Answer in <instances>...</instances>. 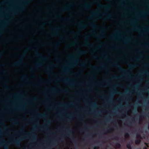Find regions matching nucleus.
Returning <instances> with one entry per match:
<instances>
[{"mask_svg":"<svg viewBox=\"0 0 149 149\" xmlns=\"http://www.w3.org/2000/svg\"><path fill=\"white\" fill-rule=\"evenodd\" d=\"M28 3V2L27 1H24L23 2V4H26Z\"/></svg>","mask_w":149,"mask_h":149,"instance_id":"obj_57","label":"nucleus"},{"mask_svg":"<svg viewBox=\"0 0 149 149\" xmlns=\"http://www.w3.org/2000/svg\"><path fill=\"white\" fill-rule=\"evenodd\" d=\"M61 26H58L52 28V31L50 33V34L53 36H60V35L58 33L57 30L61 29Z\"/></svg>","mask_w":149,"mask_h":149,"instance_id":"obj_6","label":"nucleus"},{"mask_svg":"<svg viewBox=\"0 0 149 149\" xmlns=\"http://www.w3.org/2000/svg\"><path fill=\"white\" fill-rule=\"evenodd\" d=\"M34 52L37 56L39 57L42 59L43 60H47V58L44 56L42 54H40L38 50H35Z\"/></svg>","mask_w":149,"mask_h":149,"instance_id":"obj_9","label":"nucleus"},{"mask_svg":"<svg viewBox=\"0 0 149 149\" xmlns=\"http://www.w3.org/2000/svg\"><path fill=\"white\" fill-rule=\"evenodd\" d=\"M22 60L21 59H19L17 62L13 63V66L14 67L17 66L22 64Z\"/></svg>","mask_w":149,"mask_h":149,"instance_id":"obj_16","label":"nucleus"},{"mask_svg":"<svg viewBox=\"0 0 149 149\" xmlns=\"http://www.w3.org/2000/svg\"><path fill=\"white\" fill-rule=\"evenodd\" d=\"M91 106L93 107H96L97 106V104L95 103H91Z\"/></svg>","mask_w":149,"mask_h":149,"instance_id":"obj_40","label":"nucleus"},{"mask_svg":"<svg viewBox=\"0 0 149 149\" xmlns=\"http://www.w3.org/2000/svg\"><path fill=\"white\" fill-rule=\"evenodd\" d=\"M42 65V63L41 62H38L35 65V67L36 68H38L39 66H41Z\"/></svg>","mask_w":149,"mask_h":149,"instance_id":"obj_22","label":"nucleus"},{"mask_svg":"<svg viewBox=\"0 0 149 149\" xmlns=\"http://www.w3.org/2000/svg\"><path fill=\"white\" fill-rule=\"evenodd\" d=\"M107 54H103L102 55V57L103 58H106L107 56Z\"/></svg>","mask_w":149,"mask_h":149,"instance_id":"obj_58","label":"nucleus"},{"mask_svg":"<svg viewBox=\"0 0 149 149\" xmlns=\"http://www.w3.org/2000/svg\"><path fill=\"white\" fill-rule=\"evenodd\" d=\"M61 91L63 92V93H67L68 92V90H61Z\"/></svg>","mask_w":149,"mask_h":149,"instance_id":"obj_48","label":"nucleus"},{"mask_svg":"<svg viewBox=\"0 0 149 149\" xmlns=\"http://www.w3.org/2000/svg\"><path fill=\"white\" fill-rule=\"evenodd\" d=\"M25 118L26 119V120H27V121H29V122H32V121H33V120L34 119H35V118H31V119H27L26 117H25Z\"/></svg>","mask_w":149,"mask_h":149,"instance_id":"obj_38","label":"nucleus"},{"mask_svg":"<svg viewBox=\"0 0 149 149\" xmlns=\"http://www.w3.org/2000/svg\"><path fill=\"white\" fill-rule=\"evenodd\" d=\"M99 148V147L98 146H95L94 147V149H97Z\"/></svg>","mask_w":149,"mask_h":149,"instance_id":"obj_61","label":"nucleus"},{"mask_svg":"<svg viewBox=\"0 0 149 149\" xmlns=\"http://www.w3.org/2000/svg\"><path fill=\"white\" fill-rule=\"evenodd\" d=\"M70 33L71 34H72L74 35L75 36H77L78 35H79L80 34V33L79 32H74L72 31H71L70 32Z\"/></svg>","mask_w":149,"mask_h":149,"instance_id":"obj_24","label":"nucleus"},{"mask_svg":"<svg viewBox=\"0 0 149 149\" xmlns=\"http://www.w3.org/2000/svg\"><path fill=\"white\" fill-rule=\"evenodd\" d=\"M26 77V75H23L21 78V80H22L23 79L25 78Z\"/></svg>","mask_w":149,"mask_h":149,"instance_id":"obj_51","label":"nucleus"},{"mask_svg":"<svg viewBox=\"0 0 149 149\" xmlns=\"http://www.w3.org/2000/svg\"><path fill=\"white\" fill-rule=\"evenodd\" d=\"M68 68L67 67H65L64 68L63 71L62 72L63 73H65L66 71L68 70Z\"/></svg>","mask_w":149,"mask_h":149,"instance_id":"obj_39","label":"nucleus"},{"mask_svg":"<svg viewBox=\"0 0 149 149\" xmlns=\"http://www.w3.org/2000/svg\"><path fill=\"white\" fill-rule=\"evenodd\" d=\"M74 56L73 55H72L69 56V58H74Z\"/></svg>","mask_w":149,"mask_h":149,"instance_id":"obj_42","label":"nucleus"},{"mask_svg":"<svg viewBox=\"0 0 149 149\" xmlns=\"http://www.w3.org/2000/svg\"><path fill=\"white\" fill-rule=\"evenodd\" d=\"M74 5V4L73 3H72L71 4H69L68 5L65 7H63V8L61 9V10L63 12L65 11L68 10L70 9V6H73Z\"/></svg>","mask_w":149,"mask_h":149,"instance_id":"obj_12","label":"nucleus"},{"mask_svg":"<svg viewBox=\"0 0 149 149\" xmlns=\"http://www.w3.org/2000/svg\"><path fill=\"white\" fill-rule=\"evenodd\" d=\"M90 37V35L89 34L85 36V39L84 40V46L90 47L93 45V44L90 43L88 40V38Z\"/></svg>","mask_w":149,"mask_h":149,"instance_id":"obj_7","label":"nucleus"},{"mask_svg":"<svg viewBox=\"0 0 149 149\" xmlns=\"http://www.w3.org/2000/svg\"><path fill=\"white\" fill-rule=\"evenodd\" d=\"M100 48V47L98 46L96 48H95L93 50V51H95L97 49L99 48Z\"/></svg>","mask_w":149,"mask_h":149,"instance_id":"obj_56","label":"nucleus"},{"mask_svg":"<svg viewBox=\"0 0 149 149\" xmlns=\"http://www.w3.org/2000/svg\"><path fill=\"white\" fill-rule=\"evenodd\" d=\"M20 93H17V94H16L15 95H13L15 97H18V96H20ZM11 95H10V96H11Z\"/></svg>","mask_w":149,"mask_h":149,"instance_id":"obj_43","label":"nucleus"},{"mask_svg":"<svg viewBox=\"0 0 149 149\" xmlns=\"http://www.w3.org/2000/svg\"><path fill=\"white\" fill-rule=\"evenodd\" d=\"M6 72V70H3L1 72V73L3 74L5 73Z\"/></svg>","mask_w":149,"mask_h":149,"instance_id":"obj_63","label":"nucleus"},{"mask_svg":"<svg viewBox=\"0 0 149 149\" xmlns=\"http://www.w3.org/2000/svg\"><path fill=\"white\" fill-rule=\"evenodd\" d=\"M100 28L102 31L101 33L97 35L93 33V34L94 35L95 37L97 39L102 38L103 37L105 33V31L107 29V28L105 27H100Z\"/></svg>","mask_w":149,"mask_h":149,"instance_id":"obj_5","label":"nucleus"},{"mask_svg":"<svg viewBox=\"0 0 149 149\" xmlns=\"http://www.w3.org/2000/svg\"><path fill=\"white\" fill-rule=\"evenodd\" d=\"M118 94L119 95L122 96H124L125 95V94H123V93H122L121 92L116 91V89H113V91H112V93L111 94L109 95L108 97L107 98V99L109 100L110 102L112 101L113 100V94ZM101 98L105 99H107V97H105L103 96H101Z\"/></svg>","mask_w":149,"mask_h":149,"instance_id":"obj_3","label":"nucleus"},{"mask_svg":"<svg viewBox=\"0 0 149 149\" xmlns=\"http://www.w3.org/2000/svg\"><path fill=\"white\" fill-rule=\"evenodd\" d=\"M30 71L31 72H33L34 71V69L33 68H30L29 69Z\"/></svg>","mask_w":149,"mask_h":149,"instance_id":"obj_59","label":"nucleus"},{"mask_svg":"<svg viewBox=\"0 0 149 149\" xmlns=\"http://www.w3.org/2000/svg\"><path fill=\"white\" fill-rule=\"evenodd\" d=\"M46 24L45 23H44L40 25V26L39 27V28L40 29H44V27L43 26V25H45Z\"/></svg>","mask_w":149,"mask_h":149,"instance_id":"obj_35","label":"nucleus"},{"mask_svg":"<svg viewBox=\"0 0 149 149\" xmlns=\"http://www.w3.org/2000/svg\"><path fill=\"white\" fill-rule=\"evenodd\" d=\"M50 44V45L54 46V47L56 48V47H57L59 46V43L58 42L56 44L51 43V44Z\"/></svg>","mask_w":149,"mask_h":149,"instance_id":"obj_26","label":"nucleus"},{"mask_svg":"<svg viewBox=\"0 0 149 149\" xmlns=\"http://www.w3.org/2000/svg\"><path fill=\"white\" fill-rule=\"evenodd\" d=\"M87 26L86 24H84L81 22L79 23L78 24L79 29L80 30H82L85 29Z\"/></svg>","mask_w":149,"mask_h":149,"instance_id":"obj_13","label":"nucleus"},{"mask_svg":"<svg viewBox=\"0 0 149 149\" xmlns=\"http://www.w3.org/2000/svg\"><path fill=\"white\" fill-rule=\"evenodd\" d=\"M88 66L89 67L94 69L96 71H99L101 69L102 67H104V66H103L102 67L98 68L96 66H93L90 63L88 64Z\"/></svg>","mask_w":149,"mask_h":149,"instance_id":"obj_10","label":"nucleus"},{"mask_svg":"<svg viewBox=\"0 0 149 149\" xmlns=\"http://www.w3.org/2000/svg\"><path fill=\"white\" fill-rule=\"evenodd\" d=\"M65 20L66 21H72V19L71 18H69V19H65Z\"/></svg>","mask_w":149,"mask_h":149,"instance_id":"obj_54","label":"nucleus"},{"mask_svg":"<svg viewBox=\"0 0 149 149\" xmlns=\"http://www.w3.org/2000/svg\"><path fill=\"white\" fill-rule=\"evenodd\" d=\"M36 115L38 117L40 118H44L46 116V115L43 113H37Z\"/></svg>","mask_w":149,"mask_h":149,"instance_id":"obj_17","label":"nucleus"},{"mask_svg":"<svg viewBox=\"0 0 149 149\" xmlns=\"http://www.w3.org/2000/svg\"><path fill=\"white\" fill-rule=\"evenodd\" d=\"M132 143V141H130L128 143L127 145L126 146L128 148V149H132V147L131 145V143Z\"/></svg>","mask_w":149,"mask_h":149,"instance_id":"obj_21","label":"nucleus"},{"mask_svg":"<svg viewBox=\"0 0 149 149\" xmlns=\"http://www.w3.org/2000/svg\"><path fill=\"white\" fill-rule=\"evenodd\" d=\"M87 52L86 51H83L81 50L80 49H79L78 50L76 56H80L81 55L85 54Z\"/></svg>","mask_w":149,"mask_h":149,"instance_id":"obj_14","label":"nucleus"},{"mask_svg":"<svg viewBox=\"0 0 149 149\" xmlns=\"http://www.w3.org/2000/svg\"><path fill=\"white\" fill-rule=\"evenodd\" d=\"M24 130L22 129H21L18 132L19 133L22 134H24Z\"/></svg>","mask_w":149,"mask_h":149,"instance_id":"obj_34","label":"nucleus"},{"mask_svg":"<svg viewBox=\"0 0 149 149\" xmlns=\"http://www.w3.org/2000/svg\"><path fill=\"white\" fill-rule=\"evenodd\" d=\"M25 138L23 137L21 138L19 140H17L15 139L8 143H6V141L4 140H3L1 142H0V144L1 145H4V149H9L8 146L6 145H3L4 143H6L7 144H10L12 143H13L16 146H18L20 145V141H22Z\"/></svg>","mask_w":149,"mask_h":149,"instance_id":"obj_2","label":"nucleus"},{"mask_svg":"<svg viewBox=\"0 0 149 149\" xmlns=\"http://www.w3.org/2000/svg\"><path fill=\"white\" fill-rule=\"evenodd\" d=\"M113 66L117 67L119 71L125 73L127 75L129 78H132L131 74H129L128 71H126L124 68L120 66L117 62H115L113 64Z\"/></svg>","mask_w":149,"mask_h":149,"instance_id":"obj_4","label":"nucleus"},{"mask_svg":"<svg viewBox=\"0 0 149 149\" xmlns=\"http://www.w3.org/2000/svg\"><path fill=\"white\" fill-rule=\"evenodd\" d=\"M75 44V42H74L73 43H71L68 45H67V46H66V47L67 48H70L71 46L72 45H74Z\"/></svg>","mask_w":149,"mask_h":149,"instance_id":"obj_32","label":"nucleus"},{"mask_svg":"<svg viewBox=\"0 0 149 149\" xmlns=\"http://www.w3.org/2000/svg\"><path fill=\"white\" fill-rule=\"evenodd\" d=\"M30 139H32V141H35L37 139V136L35 135L31 134V137Z\"/></svg>","mask_w":149,"mask_h":149,"instance_id":"obj_20","label":"nucleus"},{"mask_svg":"<svg viewBox=\"0 0 149 149\" xmlns=\"http://www.w3.org/2000/svg\"><path fill=\"white\" fill-rule=\"evenodd\" d=\"M124 136L126 138H127L130 136V134L126 132L125 133Z\"/></svg>","mask_w":149,"mask_h":149,"instance_id":"obj_31","label":"nucleus"},{"mask_svg":"<svg viewBox=\"0 0 149 149\" xmlns=\"http://www.w3.org/2000/svg\"><path fill=\"white\" fill-rule=\"evenodd\" d=\"M116 146H117L119 147L120 146V145L119 143H116Z\"/></svg>","mask_w":149,"mask_h":149,"instance_id":"obj_53","label":"nucleus"},{"mask_svg":"<svg viewBox=\"0 0 149 149\" xmlns=\"http://www.w3.org/2000/svg\"><path fill=\"white\" fill-rule=\"evenodd\" d=\"M86 65V64L85 63H82L81 65V66L83 67H85Z\"/></svg>","mask_w":149,"mask_h":149,"instance_id":"obj_47","label":"nucleus"},{"mask_svg":"<svg viewBox=\"0 0 149 149\" xmlns=\"http://www.w3.org/2000/svg\"><path fill=\"white\" fill-rule=\"evenodd\" d=\"M0 124L4 126V129H7V127L6 125L5 124L4 122L1 121L0 123Z\"/></svg>","mask_w":149,"mask_h":149,"instance_id":"obj_28","label":"nucleus"},{"mask_svg":"<svg viewBox=\"0 0 149 149\" xmlns=\"http://www.w3.org/2000/svg\"><path fill=\"white\" fill-rule=\"evenodd\" d=\"M98 11H95L93 12L92 13V15L94 16H96L98 15Z\"/></svg>","mask_w":149,"mask_h":149,"instance_id":"obj_33","label":"nucleus"},{"mask_svg":"<svg viewBox=\"0 0 149 149\" xmlns=\"http://www.w3.org/2000/svg\"><path fill=\"white\" fill-rule=\"evenodd\" d=\"M3 86L4 87L5 89L6 90H8L9 89V87L5 83H3L2 84Z\"/></svg>","mask_w":149,"mask_h":149,"instance_id":"obj_29","label":"nucleus"},{"mask_svg":"<svg viewBox=\"0 0 149 149\" xmlns=\"http://www.w3.org/2000/svg\"><path fill=\"white\" fill-rule=\"evenodd\" d=\"M149 72H146V71H143V72H141V74H146H146H148V73Z\"/></svg>","mask_w":149,"mask_h":149,"instance_id":"obj_50","label":"nucleus"},{"mask_svg":"<svg viewBox=\"0 0 149 149\" xmlns=\"http://www.w3.org/2000/svg\"><path fill=\"white\" fill-rule=\"evenodd\" d=\"M8 120L10 121H13L14 122L13 124L14 125H17L18 123L17 122V120L13 118H10L8 119Z\"/></svg>","mask_w":149,"mask_h":149,"instance_id":"obj_18","label":"nucleus"},{"mask_svg":"<svg viewBox=\"0 0 149 149\" xmlns=\"http://www.w3.org/2000/svg\"><path fill=\"white\" fill-rule=\"evenodd\" d=\"M17 108L20 110H23L24 109V108L22 106L19 107H17Z\"/></svg>","mask_w":149,"mask_h":149,"instance_id":"obj_45","label":"nucleus"},{"mask_svg":"<svg viewBox=\"0 0 149 149\" xmlns=\"http://www.w3.org/2000/svg\"><path fill=\"white\" fill-rule=\"evenodd\" d=\"M60 80L67 84L68 85H73V84L72 83H69L68 81H69V80L68 79H64L62 78L60 79Z\"/></svg>","mask_w":149,"mask_h":149,"instance_id":"obj_15","label":"nucleus"},{"mask_svg":"<svg viewBox=\"0 0 149 149\" xmlns=\"http://www.w3.org/2000/svg\"><path fill=\"white\" fill-rule=\"evenodd\" d=\"M98 85L101 87H103L104 86L103 84L101 83H98Z\"/></svg>","mask_w":149,"mask_h":149,"instance_id":"obj_44","label":"nucleus"},{"mask_svg":"<svg viewBox=\"0 0 149 149\" xmlns=\"http://www.w3.org/2000/svg\"><path fill=\"white\" fill-rule=\"evenodd\" d=\"M4 54L3 52H1L0 54V58L1 57V56L2 54Z\"/></svg>","mask_w":149,"mask_h":149,"instance_id":"obj_62","label":"nucleus"},{"mask_svg":"<svg viewBox=\"0 0 149 149\" xmlns=\"http://www.w3.org/2000/svg\"><path fill=\"white\" fill-rule=\"evenodd\" d=\"M136 136L137 137H140L141 135L139 133H137L136 134Z\"/></svg>","mask_w":149,"mask_h":149,"instance_id":"obj_49","label":"nucleus"},{"mask_svg":"<svg viewBox=\"0 0 149 149\" xmlns=\"http://www.w3.org/2000/svg\"><path fill=\"white\" fill-rule=\"evenodd\" d=\"M74 61L76 62H78L80 61V60L78 59L75 58L74 59Z\"/></svg>","mask_w":149,"mask_h":149,"instance_id":"obj_46","label":"nucleus"},{"mask_svg":"<svg viewBox=\"0 0 149 149\" xmlns=\"http://www.w3.org/2000/svg\"><path fill=\"white\" fill-rule=\"evenodd\" d=\"M51 120H48L46 122V124H45L43 126H39V128L41 130L45 129V130H47L48 129V125H49L51 124Z\"/></svg>","mask_w":149,"mask_h":149,"instance_id":"obj_8","label":"nucleus"},{"mask_svg":"<svg viewBox=\"0 0 149 149\" xmlns=\"http://www.w3.org/2000/svg\"><path fill=\"white\" fill-rule=\"evenodd\" d=\"M93 3L97 4L98 7L101 8L108 9L110 7L109 5H104L98 3L97 0H94L93 2H88L84 5H81L80 7L82 8L88 10L91 9Z\"/></svg>","mask_w":149,"mask_h":149,"instance_id":"obj_1","label":"nucleus"},{"mask_svg":"<svg viewBox=\"0 0 149 149\" xmlns=\"http://www.w3.org/2000/svg\"><path fill=\"white\" fill-rule=\"evenodd\" d=\"M39 125V123H36L35 125L33 126V128L35 130H36V129H37V126L38 125Z\"/></svg>","mask_w":149,"mask_h":149,"instance_id":"obj_37","label":"nucleus"},{"mask_svg":"<svg viewBox=\"0 0 149 149\" xmlns=\"http://www.w3.org/2000/svg\"><path fill=\"white\" fill-rule=\"evenodd\" d=\"M93 58H94L95 59H96V58H97V56L95 55H93Z\"/></svg>","mask_w":149,"mask_h":149,"instance_id":"obj_64","label":"nucleus"},{"mask_svg":"<svg viewBox=\"0 0 149 149\" xmlns=\"http://www.w3.org/2000/svg\"><path fill=\"white\" fill-rule=\"evenodd\" d=\"M137 66V64H135L134 65H132L131 64H129L128 65V67L130 68V69H132Z\"/></svg>","mask_w":149,"mask_h":149,"instance_id":"obj_19","label":"nucleus"},{"mask_svg":"<svg viewBox=\"0 0 149 149\" xmlns=\"http://www.w3.org/2000/svg\"><path fill=\"white\" fill-rule=\"evenodd\" d=\"M89 25L92 28L95 29L97 28L98 27L94 23H92L89 24Z\"/></svg>","mask_w":149,"mask_h":149,"instance_id":"obj_23","label":"nucleus"},{"mask_svg":"<svg viewBox=\"0 0 149 149\" xmlns=\"http://www.w3.org/2000/svg\"><path fill=\"white\" fill-rule=\"evenodd\" d=\"M123 76H117L116 75H115L113 76L112 77V78L113 79H119L121 77H122Z\"/></svg>","mask_w":149,"mask_h":149,"instance_id":"obj_30","label":"nucleus"},{"mask_svg":"<svg viewBox=\"0 0 149 149\" xmlns=\"http://www.w3.org/2000/svg\"><path fill=\"white\" fill-rule=\"evenodd\" d=\"M111 16V15L110 14H109L107 16L106 18L105 19H108L110 18Z\"/></svg>","mask_w":149,"mask_h":149,"instance_id":"obj_41","label":"nucleus"},{"mask_svg":"<svg viewBox=\"0 0 149 149\" xmlns=\"http://www.w3.org/2000/svg\"><path fill=\"white\" fill-rule=\"evenodd\" d=\"M58 105L60 106L64 107L65 108H67L68 107L73 106L74 104L73 103H70L67 104H65L64 103L60 102L58 104Z\"/></svg>","mask_w":149,"mask_h":149,"instance_id":"obj_11","label":"nucleus"},{"mask_svg":"<svg viewBox=\"0 0 149 149\" xmlns=\"http://www.w3.org/2000/svg\"><path fill=\"white\" fill-rule=\"evenodd\" d=\"M82 71H80L77 74L78 75H80L82 74Z\"/></svg>","mask_w":149,"mask_h":149,"instance_id":"obj_55","label":"nucleus"},{"mask_svg":"<svg viewBox=\"0 0 149 149\" xmlns=\"http://www.w3.org/2000/svg\"><path fill=\"white\" fill-rule=\"evenodd\" d=\"M45 70L46 72L48 73H50L51 72V68L49 67H47L45 69Z\"/></svg>","mask_w":149,"mask_h":149,"instance_id":"obj_25","label":"nucleus"},{"mask_svg":"<svg viewBox=\"0 0 149 149\" xmlns=\"http://www.w3.org/2000/svg\"><path fill=\"white\" fill-rule=\"evenodd\" d=\"M63 128H65L67 130L66 131L68 132H71L72 131L70 129V128H65V126H63Z\"/></svg>","mask_w":149,"mask_h":149,"instance_id":"obj_36","label":"nucleus"},{"mask_svg":"<svg viewBox=\"0 0 149 149\" xmlns=\"http://www.w3.org/2000/svg\"><path fill=\"white\" fill-rule=\"evenodd\" d=\"M49 101V100L48 98H47L44 101H43V102H48V101Z\"/></svg>","mask_w":149,"mask_h":149,"instance_id":"obj_60","label":"nucleus"},{"mask_svg":"<svg viewBox=\"0 0 149 149\" xmlns=\"http://www.w3.org/2000/svg\"><path fill=\"white\" fill-rule=\"evenodd\" d=\"M141 142V140L139 139H136L135 141V143L136 144H139Z\"/></svg>","mask_w":149,"mask_h":149,"instance_id":"obj_27","label":"nucleus"},{"mask_svg":"<svg viewBox=\"0 0 149 149\" xmlns=\"http://www.w3.org/2000/svg\"><path fill=\"white\" fill-rule=\"evenodd\" d=\"M50 65H51V66L52 67H55L56 66V65H54V64L52 63H51L50 64Z\"/></svg>","mask_w":149,"mask_h":149,"instance_id":"obj_52","label":"nucleus"}]
</instances>
